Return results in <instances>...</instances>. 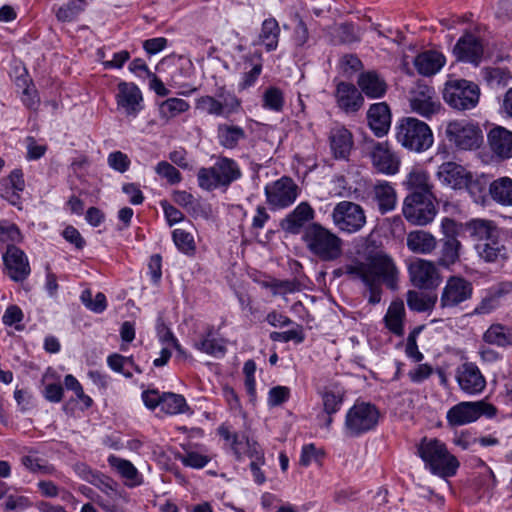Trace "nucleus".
Instances as JSON below:
<instances>
[{
	"instance_id": "nucleus-62",
	"label": "nucleus",
	"mask_w": 512,
	"mask_h": 512,
	"mask_svg": "<svg viewBox=\"0 0 512 512\" xmlns=\"http://www.w3.org/2000/svg\"><path fill=\"white\" fill-rule=\"evenodd\" d=\"M498 296L491 290L490 294L484 297L475 307L473 313L476 315L489 314L494 311L499 304Z\"/></svg>"
},
{
	"instance_id": "nucleus-32",
	"label": "nucleus",
	"mask_w": 512,
	"mask_h": 512,
	"mask_svg": "<svg viewBox=\"0 0 512 512\" xmlns=\"http://www.w3.org/2000/svg\"><path fill=\"white\" fill-rule=\"evenodd\" d=\"M478 255L486 262H499L507 258V249L499 240V235L475 246Z\"/></svg>"
},
{
	"instance_id": "nucleus-11",
	"label": "nucleus",
	"mask_w": 512,
	"mask_h": 512,
	"mask_svg": "<svg viewBox=\"0 0 512 512\" xmlns=\"http://www.w3.org/2000/svg\"><path fill=\"white\" fill-rule=\"evenodd\" d=\"M434 200V195L410 193L403 201L402 213L405 219L413 225H427L436 216Z\"/></svg>"
},
{
	"instance_id": "nucleus-20",
	"label": "nucleus",
	"mask_w": 512,
	"mask_h": 512,
	"mask_svg": "<svg viewBox=\"0 0 512 512\" xmlns=\"http://www.w3.org/2000/svg\"><path fill=\"white\" fill-rule=\"evenodd\" d=\"M487 143L496 159L504 161L512 158V131L495 126L487 134Z\"/></svg>"
},
{
	"instance_id": "nucleus-61",
	"label": "nucleus",
	"mask_w": 512,
	"mask_h": 512,
	"mask_svg": "<svg viewBox=\"0 0 512 512\" xmlns=\"http://www.w3.org/2000/svg\"><path fill=\"white\" fill-rule=\"evenodd\" d=\"M290 397V389L286 386H275L271 388L267 396L269 407H277L285 403Z\"/></svg>"
},
{
	"instance_id": "nucleus-59",
	"label": "nucleus",
	"mask_w": 512,
	"mask_h": 512,
	"mask_svg": "<svg viewBox=\"0 0 512 512\" xmlns=\"http://www.w3.org/2000/svg\"><path fill=\"white\" fill-rule=\"evenodd\" d=\"M422 327H415L408 335L405 353L407 357L412 359L415 362H420L423 359V354L419 351L417 345V337L421 333Z\"/></svg>"
},
{
	"instance_id": "nucleus-37",
	"label": "nucleus",
	"mask_w": 512,
	"mask_h": 512,
	"mask_svg": "<svg viewBox=\"0 0 512 512\" xmlns=\"http://www.w3.org/2000/svg\"><path fill=\"white\" fill-rule=\"evenodd\" d=\"M489 194L495 202L503 206H512V179L500 177L492 181L489 185Z\"/></svg>"
},
{
	"instance_id": "nucleus-23",
	"label": "nucleus",
	"mask_w": 512,
	"mask_h": 512,
	"mask_svg": "<svg viewBox=\"0 0 512 512\" xmlns=\"http://www.w3.org/2000/svg\"><path fill=\"white\" fill-rule=\"evenodd\" d=\"M369 197L376 204L381 214H386L396 208V190L394 186L386 180L376 181L369 191Z\"/></svg>"
},
{
	"instance_id": "nucleus-48",
	"label": "nucleus",
	"mask_w": 512,
	"mask_h": 512,
	"mask_svg": "<svg viewBox=\"0 0 512 512\" xmlns=\"http://www.w3.org/2000/svg\"><path fill=\"white\" fill-rule=\"evenodd\" d=\"M244 137V131L240 127L229 126L226 124L219 125L218 139L222 146L233 148L238 141Z\"/></svg>"
},
{
	"instance_id": "nucleus-14",
	"label": "nucleus",
	"mask_w": 512,
	"mask_h": 512,
	"mask_svg": "<svg viewBox=\"0 0 512 512\" xmlns=\"http://www.w3.org/2000/svg\"><path fill=\"white\" fill-rule=\"evenodd\" d=\"M455 378L460 390L470 396L478 395L486 387V379L475 363L465 362L457 367Z\"/></svg>"
},
{
	"instance_id": "nucleus-60",
	"label": "nucleus",
	"mask_w": 512,
	"mask_h": 512,
	"mask_svg": "<svg viewBox=\"0 0 512 512\" xmlns=\"http://www.w3.org/2000/svg\"><path fill=\"white\" fill-rule=\"evenodd\" d=\"M108 366L115 372L122 373L125 377H132L133 373L126 369L127 365H132L131 357H124L120 354H112L107 359Z\"/></svg>"
},
{
	"instance_id": "nucleus-63",
	"label": "nucleus",
	"mask_w": 512,
	"mask_h": 512,
	"mask_svg": "<svg viewBox=\"0 0 512 512\" xmlns=\"http://www.w3.org/2000/svg\"><path fill=\"white\" fill-rule=\"evenodd\" d=\"M322 456V452L318 450L314 444H306L302 447L299 463L307 467L313 462H317Z\"/></svg>"
},
{
	"instance_id": "nucleus-19",
	"label": "nucleus",
	"mask_w": 512,
	"mask_h": 512,
	"mask_svg": "<svg viewBox=\"0 0 512 512\" xmlns=\"http://www.w3.org/2000/svg\"><path fill=\"white\" fill-rule=\"evenodd\" d=\"M373 167L381 174L395 175L400 168V159L387 142L373 143L370 151Z\"/></svg>"
},
{
	"instance_id": "nucleus-25",
	"label": "nucleus",
	"mask_w": 512,
	"mask_h": 512,
	"mask_svg": "<svg viewBox=\"0 0 512 512\" xmlns=\"http://www.w3.org/2000/svg\"><path fill=\"white\" fill-rule=\"evenodd\" d=\"M334 95L338 107L346 113H355L364 104L362 93L351 83H338Z\"/></svg>"
},
{
	"instance_id": "nucleus-6",
	"label": "nucleus",
	"mask_w": 512,
	"mask_h": 512,
	"mask_svg": "<svg viewBox=\"0 0 512 512\" xmlns=\"http://www.w3.org/2000/svg\"><path fill=\"white\" fill-rule=\"evenodd\" d=\"M240 177V170L236 163L228 158H221L209 168H200L197 173L200 188L212 191L221 187H228Z\"/></svg>"
},
{
	"instance_id": "nucleus-40",
	"label": "nucleus",
	"mask_w": 512,
	"mask_h": 512,
	"mask_svg": "<svg viewBox=\"0 0 512 512\" xmlns=\"http://www.w3.org/2000/svg\"><path fill=\"white\" fill-rule=\"evenodd\" d=\"M483 340L488 344L499 347L512 345V328L501 324H493L484 333Z\"/></svg>"
},
{
	"instance_id": "nucleus-26",
	"label": "nucleus",
	"mask_w": 512,
	"mask_h": 512,
	"mask_svg": "<svg viewBox=\"0 0 512 512\" xmlns=\"http://www.w3.org/2000/svg\"><path fill=\"white\" fill-rule=\"evenodd\" d=\"M329 145L335 159H348L353 147L352 133L342 125H335L329 132Z\"/></svg>"
},
{
	"instance_id": "nucleus-27",
	"label": "nucleus",
	"mask_w": 512,
	"mask_h": 512,
	"mask_svg": "<svg viewBox=\"0 0 512 512\" xmlns=\"http://www.w3.org/2000/svg\"><path fill=\"white\" fill-rule=\"evenodd\" d=\"M368 125L377 137L386 135L391 126V113L385 102L372 104L367 112Z\"/></svg>"
},
{
	"instance_id": "nucleus-38",
	"label": "nucleus",
	"mask_w": 512,
	"mask_h": 512,
	"mask_svg": "<svg viewBox=\"0 0 512 512\" xmlns=\"http://www.w3.org/2000/svg\"><path fill=\"white\" fill-rule=\"evenodd\" d=\"M404 317L405 308L403 302H392L384 317L385 325L393 334L402 336L404 333Z\"/></svg>"
},
{
	"instance_id": "nucleus-55",
	"label": "nucleus",
	"mask_w": 512,
	"mask_h": 512,
	"mask_svg": "<svg viewBox=\"0 0 512 512\" xmlns=\"http://www.w3.org/2000/svg\"><path fill=\"white\" fill-rule=\"evenodd\" d=\"M84 478L100 489L103 493H105L109 497H113L116 495L115 483L108 477L100 474H95L91 470L87 472V475Z\"/></svg>"
},
{
	"instance_id": "nucleus-22",
	"label": "nucleus",
	"mask_w": 512,
	"mask_h": 512,
	"mask_svg": "<svg viewBox=\"0 0 512 512\" xmlns=\"http://www.w3.org/2000/svg\"><path fill=\"white\" fill-rule=\"evenodd\" d=\"M116 100L118 108H122L127 116L136 117L143 108L142 93L134 83H119Z\"/></svg>"
},
{
	"instance_id": "nucleus-54",
	"label": "nucleus",
	"mask_w": 512,
	"mask_h": 512,
	"mask_svg": "<svg viewBox=\"0 0 512 512\" xmlns=\"http://www.w3.org/2000/svg\"><path fill=\"white\" fill-rule=\"evenodd\" d=\"M172 200L188 212H191L193 215H198V210L201 207V204L191 193L182 190H175L172 193Z\"/></svg>"
},
{
	"instance_id": "nucleus-4",
	"label": "nucleus",
	"mask_w": 512,
	"mask_h": 512,
	"mask_svg": "<svg viewBox=\"0 0 512 512\" xmlns=\"http://www.w3.org/2000/svg\"><path fill=\"white\" fill-rule=\"evenodd\" d=\"M395 129L397 141L408 150L423 152L433 144L432 130L417 118H402L397 122Z\"/></svg>"
},
{
	"instance_id": "nucleus-44",
	"label": "nucleus",
	"mask_w": 512,
	"mask_h": 512,
	"mask_svg": "<svg viewBox=\"0 0 512 512\" xmlns=\"http://www.w3.org/2000/svg\"><path fill=\"white\" fill-rule=\"evenodd\" d=\"M469 230L478 242H485L499 235L497 227L488 220H472L469 223Z\"/></svg>"
},
{
	"instance_id": "nucleus-64",
	"label": "nucleus",
	"mask_w": 512,
	"mask_h": 512,
	"mask_svg": "<svg viewBox=\"0 0 512 512\" xmlns=\"http://www.w3.org/2000/svg\"><path fill=\"white\" fill-rule=\"evenodd\" d=\"M292 40L297 48L304 47L309 40V30L302 19H298L297 24L294 27Z\"/></svg>"
},
{
	"instance_id": "nucleus-17",
	"label": "nucleus",
	"mask_w": 512,
	"mask_h": 512,
	"mask_svg": "<svg viewBox=\"0 0 512 512\" xmlns=\"http://www.w3.org/2000/svg\"><path fill=\"white\" fill-rule=\"evenodd\" d=\"M411 282L422 289L435 288L440 283V275L434 263L425 259H415L408 267Z\"/></svg>"
},
{
	"instance_id": "nucleus-21",
	"label": "nucleus",
	"mask_w": 512,
	"mask_h": 512,
	"mask_svg": "<svg viewBox=\"0 0 512 512\" xmlns=\"http://www.w3.org/2000/svg\"><path fill=\"white\" fill-rule=\"evenodd\" d=\"M7 275L14 281L25 280L30 274V266L25 253L18 247H9L3 254Z\"/></svg>"
},
{
	"instance_id": "nucleus-15",
	"label": "nucleus",
	"mask_w": 512,
	"mask_h": 512,
	"mask_svg": "<svg viewBox=\"0 0 512 512\" xmlns=\"http://www.w3.org/2000/svg\"><path fill=\"white\" fill-rule=\"evenodd\" d=\"M267 200L275 208H285L293 204L298 196V186L288 177H282L265 187Z\"/></svg>"
},
{
	"instance_id": "nucleus-29",
	"label": "nucleus",
	"mask_w": 512,
	"mask_h": 512,
	"mask_svg": "<svg viewBox=\"0 0 512 512\" xmlns=\"http://www.w3.org/2000/svg\"><path fill=\"white\" fill-rule=\"evenodd\" d=\"M403 186L410 190L411 193H418L420 195L433 196V185L430 182V177L427 171L419 167H414L407 174L403 181Z\"/></svg>"
},
{
	"instance_id": "nucleus-31",
	"label": "nucleus",
	"mask_w": 512,
	"mask_h": 512,
	"mask_svg": "<svg viewBox=\"0 0 512 512\" xmlns=\"http://www.w3.org/2000/svg\"><path fill=\"white\" fill-rule=\"evenodd\" d=\"M313 215L311 206L302 202L283 221V228L289 233L297 234L304 224L313 218Z\"/></svg>"
},
{
	"instance_id": "nucleus-18",
	"label": "nucleus",
	"mask_w": 512,
	"mask_h": 512,
	"mask_svg": "<svg viewBox=\"0 0 512 512\" xmlns=\"http://www.w3.org/2000/svg\"><path fill=\"white\" fill-rule=\"evenodd\" d=\"M470 173L463 165L446 161L438 166L435 176L442 186L462 190L470 179Z\"/></svg>"
},
{
	"instance_id": "nucleus-10",
	"label": "nucleus",
	"mask_w": 512,
	"mask_h": 512,
	"mask_svg": "<svg viewBox=\"0 0 512 512\" xmlns=\"http://www.w3.org/2000/svg\"><path fill=\"white\" fill-rule=\"evenodd\" d=\"M445 136L457 149L464 151L477 149L483 142L480 127L467 120L450 121L445 128Z\"/></svg>"
},
{
	"instance_id": "nucleus-28",
	"label": "nucleus",
	"mask_w": 512,
	"mask_h": 512,
	"mask_svg": "<svg viewBox=\"0 0 512 512\" xmlns=\"http://www.w3.org/2000/svg\"><path fill=\"white\" fill-rule=\"evenodd\" d=\"M357 85L361 93L368 98L379 99L387 92L386 81L376 71H366L359 74Z\"/></svg>"
},
{
	"instance_id": "nucleus-30",
	"label": "nucleus",
	"mask_w": 512,
	"mask_h": 512,
	"mask_svg": "<svg viewBox=\"0 0 512 512\" xmlns=\"http://www.w3.org/2000/svg\"><path fill=\"white\" fill-rule=\"evenodd\" d=\"M445 64V57L436 51H425L418 54L414 59V66L418 73L424 76H431L440 71Z\"/></svg>"
},
{
	"instance_id": "nucleus-52",
	"label": "nucleus",
	"mask_w": 512,
	"mask_h": 512,
	"mask_svg": "<svg viewBox=\"0 0 512 512\" xmlns=\"http://www.w3.org/2000/svg\"><path fill=\"white\" fill-rule=\"evenodd\" d=\"M284 105L283 93L276 87H269L263 93L262 106L265 109L280 112Z\"/></svg>"
},
{
	"instance_id": "nucleus-2",
	"label": "nucleus",
	"mask_w": 512,
	"mask_h": 512,
	"mask_svg": "<svg viewBox=\"0 0 512 512\" xmlns=\"http://www.w3.org/2000/svg\"><path fill=\"white\" fill-rule=\"evenodd\" d=\"M302 239L307 249L323 261H333L342 254V239L318 223L309 224Z\"/></svg>"
},
{
	"instance_id": "nucleus-5",
	"label": "nucleus",
	"mask_w": 512,
	"mask_h": 512,
	"mask_svg": "<svg viewBox=\"0 0 512 512\" xmlns=\"http://www.w3.org/2000/svg\"><path fill=\"white\" fill-rule=\"evenodd\" d=\"M479 86L466 79H449L443 89L444 101L458 111L471 110L480 99Z\"/></svg>"
},
{
	"instance_id": "nucleus-49",
	"label": "nucleus",
	"mask_w": 512,
	"mask_h": 512,
	"mask_svg": "<svg viewBox=\"0 0 512 512\" xmlns=\"http://www.w3.org/2000/svg\"><path fill=\"white\" fill-rule=\"evenodd\" d=\"M22 235L20 230L14 223L8 221L0 222V245L9 247H16V244L21 242Z\"/></svg>"
},
{
	"instance_id": "nucleus-46",
	"label": "nucleus",
	"mask_w": 512,
	"mask_h": 512,
	"mask_svg": "<svg viewBox=\"0 0 512 512\" xmlns=\"http://www.w3.org/2000/svg\"><path fill=\"white\" fill-rule=\"evenodd\" d=\"M190 108L187 101L180 98H168L159 104V115L163 119H171Z\"/></svg>"
},
{
	"instance_id": "nucleus-56",
	"label": "nucleus",
	"mask_w": 512,
	"mask_h": 512,
	"mask_svg": "<svg viewBox=\"0 0 512 512\" xmlns=\"http://www.w3.org/2000/svg\"><path fill=\"white\" fill-rule=\"evenodd\" d=\"M155 173L169 184L175 185L182 181L181 173L169 162L160 161L154 168Z\"/></svg>"
},
{
	"instance_id": "nucleus-16",
	"label": "nucleus",
	"mask_w": 512,
	"mask_h": 512,
	"mask_svg": "<svg viewBox=\"0 0 512 512\" xmlns=\"http://www.w3.org/2000/svg\"><path fill=\"white\" fill-rule=\"evenodd\" d=\"M472 284L466 279L458 276L450 277L441 294L440 306L442 308L456 307L472 296Z\"/></svg>"
},
{
	"instance_id": "nucleus-33",
	"label": "nucleus",
	"mask_w": 512,
	"mask_h": 512,
	"mask_svg": "<svg viewBox=\"0 0 512 512\" xmlns=\"http://www.w3.org/2000/svg\"><path fill=\"white\" fill-rule=\"evenodd\" d=\"M280 26L278 21L269 17L262 22L258 34V44L262 45L267 52L277 49L280 37Z\"/></svg>"
},
{
	"instance_id": "nucleus-9",
	"label": "nucleus",
	"mask_w": 512,
	"mask_h": 512,
	"mask_svg": "<svg viewBox=\"0 0 512 512\" xmlns=\"http://www.w3.org/2000/svg\"><path fill=\"white\" fill-rule=\"evenodd\" d=\"M497 408L484 400L464 401L452 406L446 415L450 426H463L477 421L481 416L493 418Z\"/></svg>"
},
{
	"instance_id": "nucleus-35",
	"label": "nucleus",
	"mask_w": 512,
	"mask_h": 512,
	"mask_svg": "<svg viewBox=\"0 0 512 512\" xmlns=\"http://www.w3.org/2000/svg\"><path fill=\"white\" fill-rule=\"evenodd\" d=\"M108 463L125 479L127 486L135 487L142 483V476L130 461L111 455L108 458Z\"/></svg>"
},
{
	"instance_id": "nucleus-41",
	"label": "nucleus",
	"mask_w": 512,
	"mask_h": 512,
	"mask_svg": "<svg viewBox=\"0 0 512 512\" xmlns=\"http://www.w3.org/2000/svg\"><path fill=\"white\" fill-rule=\"evenodd\" d=\"M324 412L332 415L338 412L342 406L344 390L340 386L325 387L321 392Z\"/></svg>"
},
{
	"instance_id": "nucleus-12",
	"label": "nucleus",
	"mask_w": 512,
	"mask_h": 512,
	"mask_svg": "<svg viewBox=\"0 0 512 512\" xmlns=\"http://www.w3.org/2000/svg\"><path fill=\"white\" fill-rule=\"evenodd\" d=\"M240 106L236 96L224 88H219L215 96L205 95L197 99L196 108L204 113L217 117H229Z\"/></svg>"
},
{
	"instance_id": "nucleus-7",
	"label": "nucleus",
	"mask_w": 512,
	"mask_h": 512,
	"mask_svg": "<svg viewBox=\"0 0 512 512\" xmlns=\"http://www.w3.org/2000/svg\"><path fill=\"white\" fill-rule=\"evenodd\" d=\"M380 413L375 405L356 402L346 413L344 430L346 435L357 437L373 430L379 421Z\"/></svg>"
},
{
	"instance_id": "nucleus-3",
	"label": "nucleus",
	"mask_w": 512,
	"mask_h": 512,
	"mask_svg": "<svg viewBox=\"0 0 512 512\" xmlns=\"http://www.w3.org/2000/svg\"><path fill=\"white\" fill-rule=\"evenodd\" d=\"M418 454L426 467L442 478L455 475L459 466L457 459L437 439H423L418 446Z\"/></svg>"
},
{
	"instance_id": "nucleus-34",
	"label": "nucleus",
	"mask_w": 512,
	"mask_h": 512,
	"mask_svg": "<svg viewBox=\"0 0 512 512\" xmlns=\"http://www.w3.org/2000/svg\"><path fill=\"white\" fill-rule=\"evenodd\" d=\"M436 245V238L429 232L416 230L407 235V247L413 253L429 254L436 248Z\"/></svg>"
},
{
	"instance_id": "nucleus-45",
	"label": "nucleus",
	"mask_w": 512,
	"mask_h": 512,
	"mask_svg": "<svg viewBox=\"0 0 512 512\" xmlns=\"http://www.w3.org/2000/svg\"><path fill=\"white\" fill-rule=\"evenodd\" d=\"M161 411L168 415L185 413L189 407L185 398L180 394L167 392L162 394Z\"/></svg>"
},
{
	"instance_id": "nucleus-36",
	"label": "nucleus",
	"mask_w": 512,
	"mask_h": 512,
	"mask_svg": "<svg viewBox=\"0 0 512 512\" xmlns=\"http://www.w3.org/2000/svg\"><path fill=\"white\" fill-rule=\"evenodd\" d=\"M195 348L216 358L224 356L226 352L224 340L216 337L213 329H209L205 335L201 336L195 343Z\"/></svg>"
},
{
	"instance_id": "nucleus-51",
	"label": "nucleus",
	"mask_w": 512,
	"mask_h": 512,
	"mask_svg": "<svg viewBox=\"0 0 512 512\" xmlns=\"http://www.w3.org/2000/svg\"><path fill=\"white\" fill-rule=\"evenodd\" d=\"M436 303V297L432 298L417 291L407 293V305L411 310L424 312L431 309Z\"/></svg>"
},
{
	"instance_id": "nucleus-1",
	"label": "nucleus",
	"mask_w": 512,
	"mask_h": 512,
	"mask_svg": "<svg viewBox=\"0 0 512 512\" xmlns=\"http://www.w3.org/2000/svg\"><path fill=\"white\" fill-rule=\"evenodd\" d=\"M340 271L351 280L363 283L370 293L371 304L381 301L382 285L391 290L398 287L399 270L394 260L382 251L368 254L364 261L356 259L344 265Z\"/></svg>"
},
{
	"instance_id": "nucleus-57",
	"label": "nucleus",
	"mask_w": 512,
	"mask_h": 512,
	"mask_svg": "<svg viewBox=\"0 0 512 512\" xmlns=\"http://www.w3.org/2000/svg\"><path fill=\"white\" fill-rule=\"evenodd\" d=\"M22 464L33 473L40 474H53L55 469L52 465L48 464L44 459L27 455L22 458Z\"/></svg>"
},
{
	"instance_id": "nucleus-13",
	"label": "nucleus",
	"mask_w": 512,
	"mask_h": 512,
	"mask_svg": "<svg viewBox=\"0 0 512 512\" xmlns=\"http://www.w3.org/2000/svg\"><path fill=\"white\" fill-rule=\"evenodd\" d=\"M410 107L413 112L429 118L436 114L441 104L434 89L426 84H417L410 92Z\"/></svg>"
},
{
	"instance_id": "nucleus-53",
	"label": "nucleus",
	"mask_w": 512,
	"mask_h": 512,
	"mask_svg": "<svg viewBox=\"0 0 512 512\" xmlns=\"http://www.w3.org/2000/svg\"><path fill=\"white\" fill-rule=\"evenodd\" d=\"M172 238L176 247L185 254H193L196 249L194 237L184 229H175Z\"/></svg>"
},
{
	"instance_id": "nucleus-24",
	"label": "nucleus",
	"mask_w": 512,
	"mask_h": 512,
	"mask_svg": "<svg viewBox=\"0 0 512 512\" xmlns=\"http://www.w3.org/2000/svg\"><path fill=\"white\" fill-rule=\"evenodd\" d=\"M453 52L460 61L479 64L483 56V45L473 34L463 35L456 43Z\"/></svg>"
},
{
	"instance_id": "nucleus-8",
	"label": "nucleus",
	"mask_w": 512,
	"mask_h": 512,
	"mask_svg": "<svg viewBox=\"0 0 512 512\" xmlns=\"http://www.w3.org/2000/svg\"><path fill=\"white\" fill-rule=\"evenodd\" d=\"M333 225L342 233L354 234L359 232L367 223L363 207L352 201H340L331 213Z\"/></svg>"
},
{
	"instance_id": "nucleus-47",
	"label": "nucleus",
	"mask_w": 512,
	"mask_h": 512,
	"mask_svg": "<svg viewBox=\"0 0 512 512\" xmlns=\"http://www.w3.org/2000/svg\"><path fill=\"white\" fill-rule=\"evenodd\" d=\"M461 243L455 237H448L442 246L439 264L449 267L459 259Z\"/></svg>"
},
{
	"instance_id": "nucleus-58",
	"label": "nucleus",
	"mask_w": 512,
	"mask_h": 512,
	"mask_svg": "<svg viewBox=\"0 0 512 512\" xmlns=\"http://www.w3.org/2000/svg\"><path fill=\"white\" fill-rule=\"evenodd\" d=\"M233 449L238 458L247 456L252 459L256 452L255 441L245 434L237 436L233 444Z\"/></svg>"
},
{
	"instance_id": "nucleus-39",
	"label": "nucleus",
	"mask_w": 512,
	"mask_h": 512,
	"mask_svg": "<svg viewBox=\"0 0 512 512\" xmlns=\"http://www.w3.org/2000/svg\"><path fill=\"white\" fill-rule=\"evenodd\" d=\"M481 74L492 89L504 88L512 81L510 70L504 67H486L482 69Z\"/></svg>"
},
{
	"instance_id": "nucleus-43",
	"label": "nucleus",
	"mask_w": 512,
	"mask_h": 512,
	"mask_svg": "<svg viewBox=\"0 0 512 512\" xmlns=\"http://www.w3.org/2000/svg\"><path fill=\"white\" fill-rule=\"evenodd\" d=\"M1 187H5L1 189L2 196L10 199L12 203V197L19 198V192H22L25 188V181L23 178V173L21 170H13L7 179L3 180L0 184Z\"/></svg>"
},
{
	"instance_id": "nucleus-50",
	"label": "nucleus",
	"mask_w": 512,
	"mask_h": 512,
	"mask_svg": "<svg viewBox=\"0 0 512 512\" xmlns=\"http://www.w3.org/2000/svg\"><path fill=\"white\" fill-rule=\"evenodd\" d=\"M85 4V0H68L67 3L59 7L56 16L63 22L73 21L84 11Z\"/></svg>"
},
{
	"instance_id": "nucleus-42",
	"label": "nucleus",
	"mask_w": 512,
	"mask_h": 512,
	"mask_svg": "<svg viewBox=\"0 0 512 512\" xmlns=\"http://www.w3.org/2000/svg\"><path fill=\"white\" fill-rule=\"evenodd\" d=\"M489 179L485 175L474 176L470 173V179L464 187L467 189L474 202L484 204L487 199V190L489 191Z\"/></svg>"
}]
</instances>
